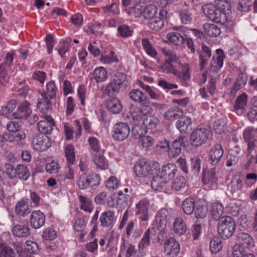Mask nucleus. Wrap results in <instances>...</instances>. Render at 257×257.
<instances>
[{"label":"nucleus","mask_w":257,"mask_h":257,"mask_svg":"<svg viewBox=\"0 0 257 257\" xmlns=\"http://www.w3.org/2000/svg\"><path fill=\"white\" fill-rule=\"evenodd\" d=\"M160 170V166L158 162H147L145 160L137 161L134 166V172L138 177L150 181L151 178L157 175Z\"/></svg>","instance_id":"obj_1"},{"label":"nucleus","mask_w":257,"mask_h":257,"mask_svg":"<svg viewBox=\"0 0 257 257\" xmlns=\"http://www.w3.org/2000/svg\"><path fill=\"white\" fill-rule=\"evenodd\" d=\"M216 52L218 54L217 58L213 57V60L210 63L209 75L211 78L207 86V90L211 95L214 94L216 89L215 78L218 76L217 73L223 64L224 56L222 50L217 49Z\"/></svg>","instance_id":"obj_2"},{"label":"nucleus","mask_w":257,"mask_h":257,"mask_svg":"<svg viewBox=\"0 0 257 257\" xmlns=\"http://www.w3.org/2000/svg\"><path fill=\"white\" fill-rule=\"evenodd\" d=\"M57 91V88L54 81H51L47 83L46 91L42 93V98L38 101L37 105L42 112L46 113L48 110L52 109V105L50 99L55 98Z\"/></svg>","instance_id":"obj_3"},{"label":"nucleus","mask_w":257,"mask_h":257,"mask_svg":"<svg viewBox=\"0 0 257 257\" xmlns=\"http://www.w3.org/2000/svg\"><path fill=\"white\" fill-rule=\"evenodd\" d=\"M126 75L121 72L115 73L109 83L103 90V93L108 96H114L118 94L126 85Z\"/></svg>","instance_id":"obj_4"},{"label":"nucleus","mask_w":257,"mask_h":257,"mask_svg":"<svg viewBox=\"0 0 257 257\" xmlns=\"http://www.w3.org/2000/svg\"><path fill=\"white\" fill-rule=\"evenodd\" d=\"M235 226V222L231 217H222L218 223V233L224 239L228 238L233 234Z\"/></svg>","instance_id":"obj_5"},{"label":"nucleus","mask_w":257,"mask_h":257,"mask_svg":"<svg viewBox=\"0 0 257 257\" xmlns=\"http://www.w3.org/2000/svg\"><path fill=\"white\" fill-rule=\"evenodd\" d=\"M210 131L204 127L198 126L194 129L190 137L191 145L194 147H198L205 144L209 138Z\"/></svg>","instance_id":"obj_6"},{"label":"nucleus","mask_w":257,"mask_h":257,"mask_svg":"<svg viewBox=\"0 0 257 257\" xmlns=\"http://www.w3.org/2000/svg\"><path fill=\"white\" fill-rule=\"evenodd\" d=\"M206 16L212 21L224 25L227 22V16L214 5L208 4L203 8Z\"/></svg>","instance_id":"obj_7"},{"label":"nucleus","mask_w":257,"mask_h":257,"mask_svg":"<svg viewBox=\"0 0 257 257\" xmlns=\"http://www.w3.org/2000/svg\"><path fill=\"white\" fill-rule=\"evenodd\" d=\"M100 184V178L99 176L94 173L89 174H82L78 181L79 188L84 190L88 187L95 189Z\"/></svg>","instance_id":"obj_8"},{"label":"nucleus","mask_w":257,"mask_h":257,"mask_svg":"<svg viewBox=\"0 0 257 257\" xmlns=\"http://www.w3.org/2000/svg\"><path fill=\"white\" fill-rule=\"evenodd\" d=\"M32 144L35 150L43 152L47 150L51 146L49 138L46 135L38 134L34 136Z\"/></svg>","instance_id":"obj_9"},{"label":"nucleus","mask_w":257,"mask_h":257,"mask_svg":"<svg viewBox=\"0 0 257 257\" xmlns=\"http://www.w3.org/2000/svg\"><path fill=\"white\" fill-rule=\"evenodd\" d=\"M113 133V138L114 140L122 141L128 137L130 130L126 123L119 122L114 125Z\"/></svg>","instance_id":"obj_10"},{"label":"nucleus","mask_w":257,"mask_h":257,"mask_svg":"<svg viewBox=\"0 0 257 257\" xmlns=\"http://www.w3.org/2000/svg\"><path fill=\"white\" fill-rule=\"evenodd\" d=\"M55 125L54 119L50 115L42 117V119L37 123L38 131L42 135H49L52 131L53 126Z\"/></svg>","instance_id":"obj_11"},{"label":"nucleus","mask_w":257,"mask_h":257,"mask_svg":"<svg viewBox=\"0 0 257 257\" xmlns=\"http://www.w3.org/2000/svg\"><path fill=\"white\" fill-rule=\"evenodd\" d=\"M32 112L31 104L27 101H24L18 105L17 110L12 113V115L14 118L26 119Z\"/></svg>","instance_id":"obj_12"},{"label":"nucleus","mask_w":257,"mask_h":257,"mask_svg":"<svg viewBox=\"0 0 257 257\" xmlns=\"http://www.w3.org/2000/svg\"><path fill=\"white\" fill-rule=\"evenodd\" d=\"M164 252L166 257H175L180 252V247L179 242L173 237H170L164 242Z\"/></svg>","instance_id":"obj_13"},{"label":"nucleus","mask_w":257,"mask_h":257,"mask_svg":"<svg viewBox=\"0 0 257 257\" xmlns=\"http://www.w3.org/2000/svg\"><path fill=\"white\" fill-rule=\"evenodd\" d=\"M223 153V149L220 145L216 144L213 146L209 153V163L212 166L218 165Z\"/></svg>","instance_id":"obj_14"},{"label":"nucleus","mask_w":257,"mask_h":257,"mask_svg":"<svg viewBox=\"0 0 257 257\" xmlns=\"http://www.w3.org/2000/svg\"><path fill=\"white\" fill-rule=\"evenodd\" d=\"M114 96L106 100L105 105L106 109L113 114H119L123 109V105L118 98Z\"/></svg>","instance_id":"obj_15"},{"label":"nucleus","mask_w":257,"mask_h":257,"mask_svg":"<svg viewBox=\"0 0 257 257\" xmlns=\"http://www.w3.org/2000/svg\"><path fill=\"white\" fill-rule=\"evenodd\" d=\"M46 220L44 213L40 210L33 211L31 215L30 225L35 229H38L44 225Z\"/></svg>","instance_id":"obj_16"},{"label":"nucleus","mask_w":257,"mask_h":257,"mask_svg":"<svg viewBox=\"0 0 257 257\" xmlns=\"http://www.w3.org/2000/svg\"><path fill=\"white\" fill-rule=\"evenodd\" d=\"M237 244L241 245L245 248H249L253 246L254 241L252 237L248 233L240 230L237 232Z\"/></svg>","instance_id":"obj_17"},{"label":"nucleus","mask_w":257,"mask_h":257,"mask_svg":"<svg viewBox=\"0 0 257 257\" xmlns=\"http://www.w3.org/2000/svg\"><path fill=\"white\" fill-rule=\"evenodd\" d=\"M130 98L134 102L140 104L150 103L148 96L139 89H133L128 93Z\"/></svg>","instance_id":"obj_18"},{"label":"nucleus","mask_w":257,"mask_h":257,"mask_svg":"<svg viewBox=\"0 0 257 257\" xmlns=\"http://www.w3.org/2000/svg\"><path fill=\"white\" fill-rule=\"evenodd\" d=\"M149 203L147 200H142L136 205V214L142 221H147L149 218L148 208Z\"/></svg>","instance_id":"obj_19"},{"label":"nucleus","mask_w":257,"mask_h":257,"mask_svg":"<svg viewBox=\"0 0 257 257\" xmlns=\"http://www.w3.org/2000/svg\"><path fill=\"white\" fill-rule=\"evenodd\" d=\"M155 227L149 228L145 232L142 239L139 244L140 249H143L146 246L150 244V240H154L157 234Z\"/></svg>","instance_id":"obj_20"},{"label":"nucleus","mask_w":257,"mask_h":257,"mask_svg":"<svg viewBox=\"0 0 257 257\" xmlns=\"http://www.w3.org/2000/svg\"><path fill=\"white\" fill-rule=\"evenodd\" d=\"M114 212L111 210L102 212L99 217L100 225L102 227H111L114 223Z\"/></svg>","instance_id":"obj_21"},{"label":"nucleus","mask_w":257,"mask_h":257,"mask_svg":"<svg viewBox=\"0 0 257 257\" xmlns=\"http://www.w3.org/2000/svg\"><path fill=\"white\" fill-rule=\"evenodd\" d=\"M177 172V166L173 163H168L162 168L160 174L169 182L174 178Z\"/></svg>","instance_id":"obj_22"},{"label":"nucleus","mask_w":257,"mask_h":257,"mask_svg":"<svg viewBox=\"0 0 257 257\" xmlns=\"http://www.w3.org/2000/svg\"><path fill=\"white\" fill-rule=\"evenodd\" d=\"M167 222L166 211L160 210L156 215L155 223L153 227H155L158 231H163L166 228Z\"/></svg>","instance_id":"obj_23"},{"label":"nucleus","mask_w":257,"mask_h":257,"mask_svg":"<svg viewBox=\"0 0 257 257\" xmlns=\"http://www.w3.org/2000/svg\"><path fill=\"white\" fill-rule=\"evenodd\" d=\"M202 51L199 52L200 68L203 70L208 64L211 56V52L208 47L203 44L201 46Z\"/></svg>","instance_id":"obj_24"},{"label":"nucleus","mask_w":257,"mask_h":257,"mask_svg":"<svg viewBox=\"0 0 257 257\" xmlns=\"http://www.w3.org/2000/svg\"><path fill=\"white\" fill-rule=\"evenodd\" d=\"M183 115V110L177 106H174L168 109L163 114L166 119L174 120L177 119Z\"/></svg>","instance_id":"obj_25"},{"label":"nucleus","mask_w":257,"mask_h":257,"mask_svg":"<svg viewBox=\"0 0 257 257\" xmlns=\"http://www.w3.org/2000/svg\"><path fill=\"white\" fill-rule=\"evenodd\" d=\"M184 137H180L174 140L170 146L169 155L171 157L176 158L181 153V147L184 144Z\"/></svg>","instance_id":"obj_26"},{"label":"nucleus","mask_w":257,"mask_h":257,"mask_svg":"<svg viewBox=\"0 0 257 257\" xmlns=\"http://www.w3.org/2000/svg\"><path fill=\"white\" fill-rule=\"evenodd\" d=\"M174 75L177 77L181 82L185 83L191 78L189 64L186 63L182 65L181 70L179 71L177 70Z\"/></svg>","instance_id":"obj_27"},{"label":"nucleus","mask_w":257,"mask_h":257,"mask_svg":"<svg viewBox=\"0 0 257 257\" xmlns=\"http://www.w3.org/2000/svg\"><path fill=\"white\" fill-rule=\"evenodd\" d=\"M31 208L32 206L28 204L24 200H21L17 203L15 211L18 215L24 217L31 212Z\"/></svg>","instance_id":"obj_28"},{"label":"nucleus","mask_w":257,"mask_h":257,"mask_svg":"<svg viewBox=\"0 0 257 257\" xmlns=\"http://www.w3.org/2000/svg\"><path fill=\"white\" fill-rule=\"evenodd\" d=\"M194 214L197 219L205 218L208 213L206 203L204 199L200 200V204H197L194 209Z\"/></svg>","instance_id":"obj_29"},{"label":"nucleus","mask_w":257,"mask_h":257,"mask_svg":"<svg viewBox=\"0 0 257 257\" xmlns=\"http://www.w3.org/2000/svg\"><path fill=\"white\" fill-rule=\"evenodd\" d=\"M195 206V200L192 197L186 198L182 201L181 205L184 213L187 215L192 214L194 211Z\"/></svg>","instance_id":"obj_30"},{"label":"nucleus","mask_w":257,"mask_h":257,"mask_svg":"<svg viewBox=\"0 0 257 257\" xmlns=\"http://www.w3.org/2000/svg\"><path fill=\"white\" fill-rule=\"evenodd\" d=\"M192 124V121L190 118L187 116L182 117L180 118L176 123V127L181 133L185 134L189 130V127Z\"/></svg>","instance_id":"obj_31"},{"label":"nucleus","mask_w":257,"mask_h":257,"mask_svg":"<svg viewBox=\"0 0 257 257\" xmlns=\"http://www.w3.org/2000/svg\"><path fill=\"white\" fill-rule=\"evenodd\" d=\"M13 234L19 237H25L30 234L29 228L23 225H16L12 228Z\"/></svg>","instance_id":"obj_32"},{"label":"nucleus","mask_w":257,"mask_h":257,"mask_svg":"<svg viewBox=\"0 0 257 257\" xmlns=\"http://www.w3.org/2000/svg\"><path fill=\"white\" fill-rule=\"evenodd\" d=\"M174 231L175 233L181 236L187 230L186 224L182 218H176L173 223Z\"/></svg>","instance_id":"obj_33"},{"label":"nucleus","mask_w":257,"mask_h":257,"mask_svg":"<svg viewBox=\"0 0 257 257\" xmlns=\"http://www.w3.org/2000/svg\"><path fill=\"white\" fill-rule=\"evenodd\" d=\"M152 178H153L151 181V187L155 191L160 190L161 188L165 186V185L168 182L164 178H162V175L160 174L158 175V173L154 175Z\"/></svg>","instance_id":"obj_34"},{"label":"nucleus","mask_w":257,"mask_h":257,"mask_svg":"<svg viewBox=\"0 0 257 257\" xmlns=\"http://www.w3.org/2000/svg\"><path fill=\"white\" fill-rule=\"evenodd\" d=\"M223 211L224 207L221 203L215 202L211 205V215L214 220H220L223 213Z\"/></svg>","instance_id":"obj_35"},{"label":"nucleus","mask_w":257,"mask_h":257,"mask_svg":"<svg viewBox=\"0 0 257 257\" xmlns=\"http://www.w3.org/2000/svg\"><path fill=\"white\" fill-rule=\"evenodd\" d=\"M16 177L18 176L20 179L27 180L30 177L31 174L28 167L23 164H18L16 168Z\"/></svg>","instance_id":"obj_36"},{"label":"nucleus","mask_w":257,"mask_h":257,"mask_svg":"<svg viewBox=\"0 0 257 257\" xmlns=\"http://www.w3.org/2000/svg\"><path fill=\"white\" fill-rule=\"evenodd\" d=\"M92 160L94 164L100 169L104 170L107 167L106 161L103 155V151L98 154H92Z\"/></svg>","instance_id":"obj_37"},{"label":"nucleus","mask_w":257,"mask_h":257,"mask_svg":"<svg viewBox=\"0 0 257 257\" xmlns=\"http://www.w3.org/2000/svg\"><path fill=\"white\" fill-rule=\"evenodd\" d=\"M160 120L158 117L153 115L146 116L143 119V124L147 129L156 128L160 124Z\"/></svg>","instance_id":"obj_38"},{"label":"nucleus","mask_w":257,"mask_h":257,"mask_svg":"<svg viewBox=\"0 0 257 257\" xmlns=\"http://www.w3.org/2000/svg\"><path fill=\"white\" fill-rule=\"evenodd\" d=\"M247 81V76L246 74L242 72H239L238 74L237 79L233 84L232 90L234 91H238L246 84Z\"/></svg>","instance_id":"obj_39"},{"label":"nucleus","mask_w":257,"mask_h":257,"mask_svg":"<svg viewBox=\"0 0 257 257\" xmlns=\"http://www.w3.org/2000/svg\"><path fill=\"white\" fill-rule=\"evenodd\" d=\"M93 75L96 82L99 83L105 81L107 79V71L103 67H99L95 69Z\"/></svg>","instance_id":"obj_40"},{"label":"nucleus","mask_w":257,"mask_h":257,"mask_svg":"<svg viewBox=\"0 0 257 257\" xmlns=\"http://www.w3.org/2000/svg\"><path fill=\"white\" fill-rule=\"evenodd\" d=\"M117 31V36L123 38L131 37L134 33L133 29L126 24L119 26Z\"/></svg>","instance_id":"obj_41"},{"label":"nucleus","mask_w":257,"mask_h":257,"mask_svg":"<svg viewBox=\"0 0 257 257\" xmlns=\"http://www.w3.org/2000/svg\"><path fill=\"white\" fill-rule=\"evenodd\" d=\"M129 15L133 16L135 18H138L143 15L144 7L142 6L139 3L133 4L126 9Z\"/></svg>","instance_id":"obj_42"},{"label":"nucleus","mask_w":257,"mask_h":257,"mask_svg":"<svg viewBox=\"0 0 257 257\" xmlns=\"http://www.w3.org/2000/svg\"><path fill=\"white\" fill-rule=\"evenodd\" d=\"M71 42V39L70 38H67L65 39L61 40L56 50L61 57L69 50L70 44Z\"/></svg>","instance_id":"obj_43"},{"label":"nucleus","mask_w":257,"mask_h":257,"mask_svg":"<svg viewBox=\"0 0 257 257\" xmlns=\"http://www.w3.org/2000/svg\"><path fill=\"white\" fill-rule=\"evenodd\" d=\"M167 36L172 43L177 46L182 45L185 41V38L178 32H170Z\"/></svg>","instance_id":"obj_44"},{"label":"nucleus","mask_w":257,"mask_h":257,"mask_svg":"<svg viewBox=\"0 0 257 257\" xmlns=\"http://www.w3.org/2000/svg\"><path fill=\"white\" fill-rule=\"evenodd\" d=\"M203 28L206 34L210 37H217L220 34L219 28L214 24H205Z\"/></svg>","instance_id":"obj_45"},{"label":"nucleus","mask_w":257,"mask_h":257,"mask_svg":"<svg viewBox=\"0 0 257 257\" xmlns=\"http://www.w3.org/2000/svg\"><path fill=\"white\" fill-rule=\"evenodd\" d=\"M17 106V101L15 99H11L7 102L6 105L2 107L1 113L4 115L9 114L14 110Z\"/></svg>","instance_id":"obj_46"},{"label":"nucleus","mask_w":257,"mask_h":257,"mask_svg":"<svg viewBox=\"0 0 257 257\" xmlns=\"http://www.w3.org/2000/svg\"><path fill=\"white\" fill-rule=\"evenodd\" d=\"M216 7L219 9L226 16L231 13V6L227 0H215Z\"/></svg>","instance_id":"obj_47"},{"label":"nucleus","mask_w":257,"mask_h":257,"mask_svg":"<svg viewBox=\"0 0 257 257\" xmlns=\"http://www.w3.org/2000/svg\"><path fill=\"white\" fill-rule=\"evenodd\" d=\"M202 180L204 184H207L210 182H215L216 180L215 168H211L207 171H204Z\"/></svg>","instance_id":"obj_48"},{"label":"nucleus","mask_w":257,"mask_h":257,"mask_svg":"<svg viewBox=\"0 0 257 257\" xmlns=\"http://www.w3.org/2000/svg\"><path fill=\"white\" fill-rule=\"evenodd\" d=\"M247 95L245 93L237 96L235 101L234 108L235 110L243 109L247 105Z\"/></svg>","instance_id":"obj_49"},{"label":"nucleus","mask_w":257,"mask_h":257,"mask_svg":"<svg viewBox=\"0 0 257 257\" xmlns=\"http://www.w3.org/2000/svg\"><path fill=\"white\" fill-rule=\"evenodd\" d=\"M65 155L68 164L72 165L75 160L74 148L72 145H67L65 148Z\"/></svg>","instance_id":"obj_50"},{"label":"nucleus","mask_w":257,"mask_h":257,"mask_svg":"<svg viewBox=\"0 0 257 257\" xmlns=\"http://www.w3.org/2000/svg\"><path fill=\"white\" fill-rule=\"evenodd\" d=\"M222 245L219 237L214 236L210 242V248L213 253H218L222 248Z\"/></svg>","instance_id":"obj_51"},{"label":"nucleus","mask_w":257,"mask_h":257,"mask_svg":"<svg viewBox=\"0 0 257 257\" xmlns=\"http://www.w3.org/2000/svg\"><path fill=\"white\" fill-rule=\"evenodd\" d=\"M148 25L151 29L158 31L164 26V21L160 17H155L149 20Z\"/></svg>","instance_id":"obj_52"},{"label":"nucleus","mask_w":257,"mask_h":257,"mask_svg":"<svg viewBox=\"0 0 257 257\" xmlns=\"http://www.w3.org/2000/svg\"><path fill=\"white\" fill-rule=\"evenodd\" d=\"M147 133V130L143 124H136L132 129V134L136 139H141Z\"/></svg>","instance_id":"obj_53"},{"label":"nucleus","mask_w":257,"mask_h":257,"mask_svg":"<svg viewBox=\"0 0 257 257\" xmlns=\"http://www.w3.org/2000/svg\"><path fill=\"white\" fill-rule=\"evenodd\" d=\"M142 45L146 53L150 56L155 58L157 55V52L153 47L151 42L148 39H143L142 41Z\"/></svg>","instance_id":"obj_54"},{"label":"nucleus","mask_w":257,"mask_h":257,"mask_svg":"<svg viewBox=\"0 0 257 257\" xmlns=\"http://www.w3.org/2000/svg\"><path fill=\"white\" fill-rule=\"evenodd\" d=\"M201 160L198 157H194L190 159L191 171L193 175H197L201 168Z\"/></svg>","instance_id":"obj_55"},{"label":"nucleus","mask_w":257,"mask_h":257,"mask_svg":"<svg viewBox=\"0 0 257 257\" xmlns=\"http://www.w3.org/2000/svg\"><path fill=\"white\" fill-rule=\"evenodd\" d=\"M78 199L80 202V208L85 211L90 212L92 210V206L89 199L82 195L78 196Z\"/></svg>","instance_id":"obj_56"},{"label":"nucleus","mask_w":257,"mask_h":257,"mask_svg":"<svg viewBox=\"0 0 257 257\" xmlns=\"http://www.w3.org/2000/svg\"><path fill=\"white\" fill-rule=\"evenodd\" d=\"M157 13V7L153 5H150L144 8L143 16L145 19L150 20L155 18Z\"/></svg>","instance_id":"obj_57"},{"label":"nucleus","mask_w":257,"mask_h":257,"mask_svg":"<svg viewBox=\"0 0 257 257\" xmlns=\"http://www.w3.org/2000/svg\"><path fill=\"white\" fill-rule=\"evenodd\" d=\"M14 250L6 243L0 244V257H15Z\"/></svg>","instance_id":"obj_58"},{"label":"nucleus","mask_w":257,"mask_h":257,"mask_svg":"<svg viewBox=\"0 0 257 257\" xmlns=\"http://www.w3.org/2000/svg\"><path fill=\"white\" fill-rule=\"evenodd\" d=\"M179 15L182 23L188 24L191 23L193 17L191 10L183 9L180 11Z\"/></svg>","instance_id":"obj_59"},{"label":"nucleus","mask_w":257,"mask_h":257,"mask_svg":"<svg viewBox=\"0 0 257 257\" xmlns=\"http://www.w3.org/2000/svg\"><path fill=\"white\" fill-rule=\"evenodd\" d=\"M8 67L6 66V64H1L0 65V84L5 86L9 82L10 77L7 74V69Z\"/></svg>","instance_id":"obj_60"},{"label":"nucleus","mask_w":257,"mask_h":257,"mask_svg":"<svg viewBox=\"0 0 257 257\" xmlns=\"http://www.w3.org/2000/svg\"><path fill=\"white\" fill-rule=\"evenodd\" d=\"M256 131L252 127H248L243 132V138L244 142L247 144L251 142L255 137Z\"/></svg>","instance_id":"obj_61"},{"label":"nucleus","mask_w":257,"mask_h":257,"mask_svg":"<svg viewBox=\"0 0 257 257\" xmlns=\"http://www.w3.org/2000/svg\"><path fill=\"white\" fill-rule=\"evenodd\" d=\"M161 51L165 57L167 58L165 61L175 62L178 60L175 52L171 49L167 48H162Z\"/></svg>","instance_id":"obj_62"},{"label":"nucleus","mask_w":257,"mask_h":257,"mask_svg":"<svg viewBox=\"0 0 257 257\" xmlns=\"http://www.w3.org/2000/svg\"><path fill=\"white\" fill-rule=\"evenodd\" d=\"M252 4L251 0H239L237 9L239 11L247 12L251 10Z\"/></svg>","instance_id":"obj_63"},{"label":"nucleus","mask_w":257,"mask_h":257,"mask_svg":"<svg viewBox=\"0 0 257 257\" xmlns=\"http://www.w3.org/2000/svg\"><path fill=\"white\" fill-rule=\"evenodd\" d=\"M243 246L237 243L233 246L232 255L233 257H243L248 253Z\"/></svg>","instance_id":"obj_64"}]
</instances>
